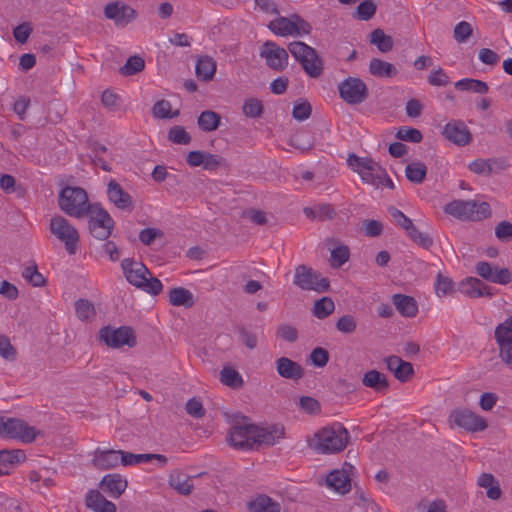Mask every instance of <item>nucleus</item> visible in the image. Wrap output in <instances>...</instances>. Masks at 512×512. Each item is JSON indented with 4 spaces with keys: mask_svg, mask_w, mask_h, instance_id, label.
I'll use <instances>...</instances> for the list:
<instances>
[{
    "mask_svg": "<svg viewBox=\"0 0 512 512\" xmlns=\"http://www.w3.org/2000/svg\"><path fill=\"white\" fill-rule=\"evenodd\" d=\"M284 437V428L280 425L259 427L247 417H241L232 425L227 442L237 450H251L261 445H274Z\"/></svg>",
    "mask_w": 512,
    "mask_h": 512,
    "instance_id": "nucleus-1",
    "label": "nucleus"
},
{
    "mask_svg": "<svg viewBox=\"0 0 512 512\" xmlns=\"http://www.w3.org/2000/svg\"><path fill=\"white\" fill-rule=\"evenodd\" d=\"M349 433L340 423L325 427L309 441V447L317 453L332 454L342 451L348 442Z\"/></svg>",
    "mask_w": 512,
    "mask_h": 512,
    "instance_id": "nucleus-2",
    "label": "nucleus"
},
{
    "mask_svg": "<svg viewBox=\"0 0 512 512\" xmlns=\"http://www.w3.org/2000/svg\"><path fill=\"white\" fill-rule=\"evenodd\" d=\"M121 267L126 280L133 286L151 295H158L162 291L161 281L151 277L149 270L143 263L125 258L121 262Z\"/></svg>",
    "mask_w": 512,
    "mask_h": 512,
    "instance_id": "nucleus-3",
    "label": "nucleus"
},
{
    "mask_svg": "<svg viewBox=\"0 0 512 512\" xmlns=\"http://www.w3.org/2000/svg\"><path fill=\"white\" fill-rule=\"evenodd\" d=\"M58 204L65 214L75 218H82L94 206V204H89L84 189L71 186H66L61 190Z\"/></svg>",
    "mask_w": 512,
    "mask_h": 512,
    "instance_id": "nucleus-4",
    "label": "nucleus"
},
{
    "mask_svg": "<svg viewBox=\"0 0 512 512\" xmlns=\"http://www.w3.org/2000/svg\"><path fill=\"white\" fill-rule=\"evenodd\" d=\"M444 210L460 220L481 221L491 216L490 205L475 200H454Z\"/></svg>",
    "mask_w": 512,
    "mask_h": 512,
    "instance_id": "nucleus-5",
    "label": "nucleus"
},
{
    "mask_svg": "<svg viewBox=\"0 0 512 512\" xmlns=\"http://www.w3.org/2000/svg\"><path fill=\"white\" fill-rule=\"evenodd\" d=\"M37 434V430L22 419L0 417V436L4 438L31 443L35 440Z\"/></svg>",
    "mask_w": 512,
    "mask_h": 512,
    "instance_id": "nucleus-6",
    "label": "nucleus"
},
{
    "mask_svg": "<svg viewBox=\"0 0 512 512\" xmlns=\"http://www.w3.org/2000/svg\"><path fill=\"white\" fill-rule=\"evenodd\" d=\"M268 28L277 36H299L308 35L311 32V25L298 14L289 17L280 16L268 24Z\"/></svg>",
    "mask_w": 512,
    "mask_h": 512,
    "instance_id": "nucleus-7",
    "label": "nucleus"
},
{
    "mask_svg": "<svg viewBox=\"0 0 512 512\" xmlns=\"http://www.w3.org/2000/svg\"><path fill=\"white\" fill-rule=\"evenodd\" d=\"M50 232L65 244L70 255L75 254L79 242V234L76 228L64 217L54 216L50 220Z\"/></svg>",
    "mask_w": 512,
    "mask_h": 512,
    "instance_id": "nucleus-8",
    "label": "nucleus"
},
{
    "mask_svg": "<svg viewBox=\"0 0 512 512\" xmlns=\"http://www.w3.org/2000/svg\"><path fill=\"white\" fill-rule=\"evenodd\" d=\"M294 285L302 290L326 292L329 288V281L306 265H298L295 269Z\"/></svg>",
    "mask_w": 512,
    "mask_h": 512,
    "instance_id": "nucleus-9",
    "label": "nucleus"
},
{
    "mask_svg": "<svg viewBox=\"0 0 512 512\" xmlns=\"http://www.w3.org/2000/svg\"><path fill=\"white\" fill-rule=\"evenodd\" d=\"M88 214L91 235L102 241L108 239L114 227V220L109 213L98 205H94Z\"/></svg>",
    "mask_w": 512,
    "mask_h": 512,
    "instance_id": "nucleus-10",
    "label": "nucleus"
},
{
    "mask_svg": "<svg viewBox=\"0 0 512 512\" xmlns=\"http://www.w3.org/2000/svg\"><path fill=\"white\" fill-rule=\"evenodd\" d=\"M448 422L451 427H459L469 432H479L487 428L486 420L466 408L454 409L449 417Z\"/></svg>",
    "mask_w": 512,
    "mask_h": 512,
    "instance_id": "nucleus-11",
    "label": "nucleus"
},
{
    "mask_svg": "<svg viewBox=\"0 0 512 512\" xmlns=\"http://www.w3.org/2000/svg\"><path fill=\"white\" fill-rule=\"evenodd\" d=\"M340 98L350 105L364 102L369 95L366 84L357 77H348L338 85Z\"/></svg>",
    "mask_w": 512,
    "mask_h": 512,
    "instance_id": "nucleus-12",
    "label": "nucleus"
},
{
    "mask_svg": "<svg viewBox=\"0 0 512 512\" xmlns=\"http://www.w3.org/2000/svg\"><path fill=\"white\" fill-rule=\"evenodd\" d=\"M99 338L108 347L120 348L124 345L134 347L136 345V337L131 327L121 326L119 328L103 327L99 331Z\"/></svg>",
    "mask_w": 512,
    "mask_h": 512,
    "instance_id": "nucleus-13",
    "label": "nucleus"
},
{
    "mask_svg": "<svg viewBox=\"0 0 512 512\" xmlns=\"http://www.w3.org/2000/svg\"><path fill=\"white\" fill-rule=\"evenodd\" d=\"M494 337L501 360L512 367V315L496 326Z\"/></svg>",
    "mask_w": 512,
    "mask_h": 512,
    "instance_id": "nucleus-14",
    "label": "nucleus"
},
{
    "mask_svg": "<svg viewBox=\"0 0 512 512\" xmlns=\"http://www.w3.org/2000/svg\"><path fill=\"white\" fill-rule=\"evenodd\" d=\"M260 56L265 59L269 68L282 71L288 65V52L273 41H266L260 50Z\"/></svg>",
    "mask_w": 512,
    "mask_h": 512,
    "instance_id": "nucleus-15",
    "label": "nucleus"
},
{
    "mask_svg": "<svg viewBox=\"0 0 512 512\" xmlns=\"http://www.w3.org/2000/svg\"><path fill=\"white\" fill-rule=\"evenodd\" d=\"M104 15L117 26L124 27L136 18V11L124 3L113 2L105 6Z\"/></svg>",
    "mask_w": 512,
    "mask_h": 512,
    "instance_id": "nucleus-16",
    "label": "nucleus"
},
{
    "mask_svg": "<svg viewBox=\"0 0 512 512\" xmlns=\"http://www.w3.org/2000/svg\"><path fill=\"white\" fill-rule=\"evenodd\" d=\"M444 137L458 146H466L472 140V135L466 124L461 120H451L443 128Z\"/></svg>",
    "mask_w": 512,
    "mask_h": 512,
    "instance_id": "nucleus-17",
    "label": "nucleus"
},
{
    "mask_svg": "<svg viewBox=\"0 0 512 512\" xmlns=\"http://www.w3.org/2000/svg\"><path fill=\"white\" fill-rule=\"evenodd\" d=\"M122 450H102L97 448L93 452L92 465L99 470H109L116 468L119 464L123 465Z\"/></svg>",
    "mask_w": 512,
    "mask_h": 512,
    "instance_id": "nucleus-18",
    "label": "nucleus"
},
{
    "mask_svg": "<svg viewBox=\"0 0 512 512\" xmlns=\"http://www.w3.org/2000/svg\"><path fill=\"white\" fill-rule=\"evenodd\" d=\"M475 269L480 277L492 283L505 285L512 280L511 273L507 268L498 269L485 261L478 262Z\"/></svg>",
    "mask_w": 512,
    "mask_h": 512,
    "instance_id": "nucleus-19",
    "label": "nucleus"
},
{
    "mask_svg": "<svg viewBox=\"0 0 512 512\" xmlns=\"http://www.w3.org/2000/svg\"><path fill=\"white\" fill-rule=\"evenodd\" d=\"M107 197L111 203L120 210H133L132 197L124 191L122 186L114 179H111L107 184Z\"/></svg>",
    "mask_w": 512,
    "mask_h": 512,
    "instance_id": "nucleus-20",
    "label": "nucleus"
},
{
    "mask_svg": "<svg viewBox=\"0 0 512 512\" xmlns=\"http://www.w3.org/2000/svg\"><path fill=\"white\" fill-rule=\"evenodd\" d=\"M458 290L470 298L491 297L493 295L486 284L474 277H468L462 280L458 284Z\"/></svg>",
    "mask_w": 512,
    "mask_h": 512,
    "instance_id": "nucleus-21",
    "label": "nucleus"
},
{
    "mask_svg": "<svg viewBox=\"0 0 512 512\" xmlns=\"http://www.w3.org/2000/svg\"><path fill=\"white\" fill-rule=\"evenodd\" d=\"M275 364L276 371L282 378L298 381L304 375L302 366L287 357L278 358Z\"/></svg>",
    "mask_w": 512,
    "mask_h": 512,
    "instance_id": "nucleus-22",
    "label": "nucleus"
},
{
    "mask_svg": "<svg viewBox=\"0 0 512 512\" xmlns=\"http://www.w3.org/2000/svg\"><path fill=\"white\" fill-rule=\"evenodd\" d=\"M87 508L93 512H116V505L107 500L98 490H89L85 497Z\"/></svg>",
    "mask_w": 512,
    "mask_h": 512,
    "instance_id": "nucleus-23",
    "label": "nucleus"
},
{
    "mask_svg": "<svg viewBox=\"0 0 512 512\" xmlns=\"http://www.w3.org/2000/svg\"><path fill=\"white\" fill-rule=\"evenodd\" d=\"M386 364L387 368L393 372L395 378L401 382L408 381L414 373L412 364L398 356H389L386 359Z\"/></svg>",
    "mask_w": 512,
    "mask_h": 512,
    "instance_id": "nucleus-24",
    "label": "nucleus"
},
{
    "mask_svg": "<svg viewBox=\"0 0 512 512\" xmlns=\"http://www.w3.org/2000/svg\"><path fill=\"white\" fill-rule=\"evenodd\" d=\"M326 484L340 494H346L351 489V479L344 470L330 472L326 477Z\"/></svg>",
    "mask_w": 512,
    "mask_h": 512,
    "instance_id": "nucleus-25",
    "label": "nucleus"
},
{
    "mask_svg": "<svg viewBox=\"0 0 512 512\" xmlns=\"http://www.w3.org/2000/svg\"><path fill=\"white\" fill-rule=\"evenodd\" d=\"M393 304L396 310L403 316L412 318L418 312V305L416 300L408 295L395 294L392 297Z\"/></svg>",
    "mask_w": 512,
    "mask_h": 512,
    "instance_id": "nucleus-26",
    "label": "nucleus"
},
{
    "mask_svg": "<svg viewBox=\"0 0 512 512\" xmlns=\"http://www.w3.org/2000/svg\"><path fill=\"white\" fill-rule=\"evenodd\" d=\"M477 485L486 489V496L496 501L501 498L502 490L499 481L491 473H482L477 479Z\"/></svg>",
    "mask_w": 512,
    "mask_h": 512,
    "instance_id": "nucleus-27",
    "label": "nucleus"
},
{
    "mask_svg": "<svg viewBox=\"0 0 512 512\" xmlns=\"http://www.w3.org/2000/svg\"><path fill=\"white\" fill-rule=\"evenodd\" d=\"M127 485V480L120 474H108L101 481V486L105 487L114 498L120 497L126 490Z\"/></svg>",
    "mask_w": 512,
    "mask_h": 512,
    "instance_id": "nucleus-28",
    "label": "nucleus"
},
{
    "mask_svg": "<svg viewBox=\"0 0 512 512\" xmlns=\"http://www.w3.org/2000/svg\"><path fill=\"white\" fill-rule=\"evenodd\" d=\"M369 73L378 78H392L397 75V68L382 59L372 58L369 62Z\"/></svg>",
    "mask_w": 512,
    "mask_h": 512,
    "instance_id": "nucleus-29",
    "label": "nucleus"
},
{
    "mask_svg": "<svg viewBox=\"0 0 512 512\" xmlns=\"http://www.w3.org/2000/svg\"><path fill=\"white\" fill-rule=\"evenodd\" d=\"M362 383L364 386L380 393L387 391L389 388V383L385 375L377 370L366 372L362 378Z\"/></svg>",
    "mask_w": 512,
    "mask_h": 512,
    "instance_id": "nucleus-30",
    "label": "nucleus"
},
{
    "mask_svg": "<svg viewBox=\"0 0 512 512\" xmlns=\"http://www.w3.org/2000/svg\"><path fill=\"white\" fill-rule=\"evenodd\" d=\"M250 512H280V504L267 495H259L248 503Z\"/></svg>",
    "mask_w": 512,
    "mask_h": 512,
    "instance_id": "nucleus-31",
    "label": "nucleus"
},
{
    "mask_svg": "<svg viewBox=\"0 0 512 512\" xmlns=\"http://www.w3.org/2000/svg\"><path fill=\"white\" fill-rule=\"evenodd\" d=\"M170 486L181 495H189L193 490L192 478L179 471H173L169 477Z\"/></svg>",
    "mask_w": 512,
    "mask_h": 512,
    "instance_id": "nucleus-32",
    "label": "nucleus"
},
{
    "mask_svg": "<svg viewBox=\"0 0 512 512\" xmlns=\"http://www.w3.org/2000/svg\"><path fill=\"white\" fill-rule=\"evenodd\" d=\"M195 71L198 79L210 81L213 79L216 72V62L212 57L202 56L196 63Z\"/></svg>",
    "mask_w": 512,
    "mask_h": 512,
    "instance_id": "nucleus-33",
    "label": "nucleus"
},
{
    "mask_svg": "<svg viewBox=\"0 0 512 512\" xmlns=\"http://www.w3.org/2000/svg\"><path fill=\"white\" fill-rule=\"evenodd\" d=\"M169 302L173 306L190 308L194 305V296L188 289L177 287L170 290Z\"/></svg>",
    "mask_w": 512,
    "mask_h": 512,
    "instance_id": "nucleus-34",
    "label": "nucleus"
},
{
    "mask_svg": "<svg viewBox=\"0 0 512 512\" xmlns=\"http://www.w3.org/2000/svg\"><path fill=\"white\" fill-rule=\"evenodd\" d=\"M151 459L158 460L162 466H164L167 463V457L161 454H134L125 451L123 453V466H132L148 462Z\"/></svg>",
    "mask_w": 512,
    "mask_h": 512,
    "instance_id": "nucleus-35",
    "label": "nucleus"
},
{
    "mask_svg": "<svg viewBox=\"0 0 512 512\" xmlns=\"http://www.w3.org/2000/svg\"><path fill=\"white\" fill-rule=\"evenodd\" d=\"M427 174V167L423 162L415 161L406 165L405 176L406 178L414 183L421 184L424 182Z\"/></svg>",
    "mask_w": 512,
    "mask_h": 512,
    "instance_id": "nucleus-36",
    "label": "nucleus"
},
{
    "mask_svg": "<svg viewBox=\"0 0 512 512\" xmlns=\"http://www.w3.org/2000/svg\"><path fill=\"white\" fill-rule=\"evenodd\" d=\"M221 117L212 110L203 111L197 120L199 128L204 132L215 131L220 125Z\"/></svg>",
    "mask_w": 512,
    "mask_h": 512,
    "instance_id": "nucleus-37",
    "label": "nucleus"
},
{
    "mask_svg": "<svg viewBox=\"0 0 512 512\" xmlns=\"http://www.w3.org/2000/svg\"><path fill=\"white\" fill-rule=\"evenodd\" d=\"M370 43L375 45L382 53H387L393 48V39L391 36L377 28L370 33Z\"/></svg>",
    "mask_w": 512,
    "mask_h": 512,
    "instance_id": "nucleus-38",
    "label": "nucleus"
},
{
    "mask_svg": "<svg viewBox=\"0 0 512 512\" xmlns=\"http://www.w3.org/2000/svg\"><path fill=\"white\" fill-rule=\"evenodd\" d=\"M455 88L461 91H472L477 94H486L489 87L486 82L478 79L464 78L454 84Z\"/></svg>",
    "mask_w": 512,
    "mask_h": 512,
    "instance_id": "nucleus-39",
    "label": "nucleus"
},
{
    "mask_svg": "<svg viewBox=\"0 0 512 512\" xmlns=\"http://www.w3.org/2000/svg\"><path fill=\"white\" fill-rule=\"evenodd\" d=\"M75 312L80 321L91 322L96 317L95 306L87 299H79L75 302Z\"/></svg>",
    "mask_w": 512,
    "mask_h": 512,
    "instance_id": "nucleus-40",
    "label": "nucleus"
},
{
    "mask_svg": "<svg viewBox=\"0 0 512 512\" xmlns=\"http://www.w3.org/2000/svg\"><path fill=\"white\" fill-rule=\"evenodd\" d=\"M220 381L222 384L233 389L241 388L243 385V378L240 373L230 366L223 367L220 372Z\"/></svg>",
    "mask_w": 512,
    "mask_h": 512,
    "instance_id": "nucleus-41",
    "label": "nucleus"
},
{
    "mask_svg": "<svg viewBox=\"0 0 512 512\" xmlns=\"http://www.w3.org/2000/svg\"><path fill=\"white\" fill-rule=\"evenodd\" d=\"M303 70L312 78H318L323 73V61L317 52L313 56H307V61L300 62Z\"/></svg>",
    "mask_w": 512,
    "mask_h": 512,
    "instance_id": "nucleus-42",
    "label": "nucleus"
},
{
    "mask_svg": "<svg viewBox=\"0 0 512 512\" xmlns=\"http://www.w3.org/2000/svg\"><path fill=\"white\" fill-rule=\"evenodd\" d=\"M347 164L358 174L362 173L366 170H373V167L377 162H375L372 158L368 157H359L356 154H349L347 157Z\"/></svg>",
    "mask_w": 512,
    "mask_h": 512,
    "instance_id": "nucleus-43",
    "label": "nucleus"
},
{
    "mask_svg": "<svg viewBox=\"0 0 512 512\" xmlns=\"http://www.w3.org/2000/svg\"><path fill=\"white\" fill-rule=\"evenodd\" d=\"M288 50L299 63L305 60L307 61V56H313V53L316 51L314 48L301 41L291 42L288 45Z\"/></svg>",
    "mask_w": 512,
    "mask_h": 512,
    "instance_id": "nucleus-44",
    "label": "nucleus"
},
{
    "mask_svg": "<svg viewBox=\"0 0 512 512\" xmlns=\"http://www.w3.org/2000/svg\"><path fill=\"white\" fill-rule=\"evenodd\" d=\"M455 283L451 278L442 273H438L434 282L435 293L438 297H444L454 292Z\"/></svg>",
    "mask_w": 512,
    "mask_h": 512,
    "instance_id": "nucleus-45",
    "label": "nucleus"
},
{
    "mask_svg": "<svg viewBox=\"0 0 512 512\" xmlns=\"http://www.w3.org/2000/svg\"><path fill=\"white\" fill-rule=\"evenodd\" d=\"M335 309L334 302L329 297L316 300L313 306V315L318 319L328 317Z\"/></svg>",
    "mask_w": 512,
    "mask_h": 512,
    "instance_id": "nucleus-46",
    "label": "nucleus"
},
{
    "mask_svg": "<svg viewBox=\"0 0 512 512\" xmlns=\"http://www.w3.org/2000/svg\"><path fill=\"white\" fill-rule=\"evenodd\" d=\"M152 114L155 118L158 119H172L179 115V111L176 110L174 112L171 111V104L168 100H159L157 101L153 108Z\"/></svg>",
    "mask_w": 512,
    "mask_h": 512,
    "instance_id": "nucleus-47",
    "label": "nucleus"
},
{
    "mask_svg": "<svg viewBox=\"0 0 512 512\" xmlns=\"http://www.w3.org/2000/svg\"><path fill=\"white\" fill-rule=\"evenodd\" d=\"M376 10L373 0H364L357 6L353 16L358 20L368 21L375 15Z\"/></svg>",
    "mask_w": 512,
    "mask_h": 512,
    "instance_id": "nucleus-48",
    "label": "nucleus"
},
{
    "mask_svg": "<svg viewBox=\"0 0 512 512\" xmlns=\"http://www.w3.org/2000/svg\"><path fill=\"white\" fill-rule=\"evenodd\" d=\"M145 67L144 60L139 56H131L127 59L126 63L119 69L120 74L124 76H131Z\"/></svg>",
    "mask_w": 512,
    "mask_h": 512,
    "instance_id": "nucleus-49",
    "label": "nucleus"
},
{
    "mask_svg": "<svg viewBox=\"0 0 512 512\" xmlns=\"http://www.w3.org/2000/svg\"><path fill=\"white\" fill-rule=\"evenodd\" d=\"M406 234L422 248L429 249L433 245L432 237L427 233L421 232L414 224L411 229L406 231Z\"/></svg>",
    "mask_w": 512,
    "mask_h": 512,
    "instance_id": "nucleus-50",
    "label": "nucleus"
},
{
    "mask_svg": "<svg viewBox=\"0 0 512 512\" xmlns=\"http://www.w3.org/2000/svg\"><path fill=\"white\" fill-rule=\"evenodd\" d=\"M349 257L350 251L348 247L339 245L331 251L330 264L333 268H339L349 260Z\"/></svg>",
    "mask_w": 512,
    "mask_h": 512,
    "instance_id": "nucleus-51",
    "label": "nucleus"
},
{
    "mask_svg": "<svg viewBox=\"0 0 512 512\" xmlns=\"http://www.w3.org/2000/svg\"><path fill=\"white\" fill-rule=\"evenodd\" d=\"M396 137L402 141L411 143H419L423 138L420 130L408 126L400 127L396 133Z\"/></svg>",
    "mask_w": 512,
    "mask_h": 512,
    "instance_id": "nucleus-52",
    "label": "nucleus"
},
{
    "mask_svg": "<svg viewBox=\"0 0 512 512\" xmlns=\"http://www.w3.org/2000/svg\"><path fill=\"white\" fill-rule=\"evenodd\" d=\"M22 277L35 287L43 286L45 279L43 275L38 271L36 265L27 266L22 272Z\"/></svg>",
    "mask_w": 512,
    "mask_h": 512,
    "instance_id": "nucleus-53",
    "label": "nucleus"
},
{
    "mask_svg": "<svg viewBox=\"0 0 512 512\" xmlns=\"http://www.w3.org/2000/svg\"><path fill=\"white\" fill-rule=\"evenodd\" d=\"M494 160L491 159H476L472 161L468 168L471 172L479 175H489L493 170Z\"/></svg>",
    "mask_w": 512,
    "mask_h": 512,
    "instance_id": "nucleus-54",
    "label": "nucleus"
},
{
    "mask_svg": "<svg viewBox=\"0 0 512 512\" xmlns=\"http://www.w3.org/2000/svg\"><path fill=\"white\" fill-rule=\"evenodd\" d=\"M472 33V25L469 22L461 21L454 27L453 37L458 43H464L469 39Z\"/></svg>",
    "mask_w": 512,
    "mask_h": 512,
    "instance_id": "nucleus-55",
    "label": "nucleus"
},
{
    "mask_svg": "<svg viewBox=\"0 0 512 512\" xmlns=\"http://www.w3.org/2000/svg\"><path fill=\"white\" fill-rule=\"evenodd\" d=\"M168 139L175 144L187 145L191 141L190 135L182 126H174L168 132Z\"/></svg>",
    "mask_w": 512,
    "mask_h": 512,
    "instance_id": "nucleus-56",
    "label": "nucleus"
},
{
    "mask_svg": "<svg viewBox=\"0 0 512 512\" xmlns=\"http://www.w3.org/2000/svg\"><path fill=\"white\" fill-rule=\"evenodd\" d=\"M389 215L391 216L393 222L400 226L405 232L408 229H411L413 222L410 218H408L402 211L395 207L388 208Z\"/></svg>",
    "mask_w": 512,
    "mask_h": 512,
    "instance_id": "nucleus-57",
    "label": "nucleus"
},
{
    "mask_svg": "<svg viewBox=\"0 0 512 512\" xmlns=\"http://www.w3.org/2000/svg\"><path fill=\"white\" fill-rule=\"evenodd\" d=\"M381 166L377 163L374 165L373 170H366L359 174L361 177V180L366 183L370 184L372 186H375L376 188L380 187L381 184V178H380V172H381Z\"/></svg>",
    "mask_w": 512,
    "mask_h": 512,
    "instance_id": "nucleus-58",
    "label": "nucleus"
},
{
    "mask_svg": "<svg viewBox=\"0 0 512 512\" xmlns=\"http://www.w3.org/2000/svg\"><path fill=\"white\" fill-rule=\"evenodd\" d=\"M263 112L262 103L255 98L248 99L243 104V113L250 118H257Z\"/></svg>",
    "mask_w": 512,
    "mask_h": 512,
    "instance_id": "nucleus-59",
    "label": "nucleus"
},
{
    "mask_svg": "<svg viewBox=\"0 0 512 512\" xmlns=\"http://www.w3.org/2000/svg\"><path fill=\"white\" fill-rule=\"evenodd\" d=\"M357 328V322L352 315H343L336 322V329L345 334L353 333Z\"/></svg>",
    "mask_w": 512,
    "mask_h": 512,
    "instance_id": "nucleus-60",
    "label": "nucleus"
},
{
    "mask_svg": "<svg viewBox=\"0 0 512 512\" xmlns=\"http://www.w3.org/2000/svg\"><path fill=\"white\" fill-rule=\"evenodd\" d=\"M311 105L307 101L296 102L293 106L292 116L298 121H304L311 115Z\"/></svg>",
    "mask_w": 512,
    "mask_h": 512,
    "instance_id": "nucleus-61",
    "label": "nucleus"
},
{
    "mask_svg": "<svg viewBox=\"0 0 512 512\" xmlns=\"http://www.w3.org/2000/svg\"><path fill=\"white\" fill-rule=\"evenodd\" d=\"M32 31L33 28L31 23L24 22L13 29V36L18 43L24 44L29 39Z\"/></svg>",
    "mask_w": 512,
    "mask_h": 512,
    "instance_id": "nucleus-62",
    "label": "nucleus"
},
{
    "mask_svg": "<svg viewBox=\"0 0 512 512\" xmlns=\"http://www.w3.org/2000/svg\"><path fill=\"white\" fill-rule=\"evenodd\" d=\"M428 82L432 86L445 87L450 83V80L445 71L442 68H438L429 74Z\"/></svg>",
    "mask_w": 512,
    "mask_h": 512,
    "instance_id": "nucleus-63",
    "label": "nucleus"
},
{
    "mask_svg": "<svg viewBox=\"0 0 512 512\" xmlns=\"http://www.w3.org/2000/svg\"><path fill=\"white\" fill-rule=\"evenodd\" d=\"M495 236L498 240L507 242L512 239V223L503 220L495 227Z\"/></svg>",
    "mask_w": 512,
    "mask_h": 512,
    "instance_id": "nucleus-64",
    "label": "nucleus"
}]
</instances>
